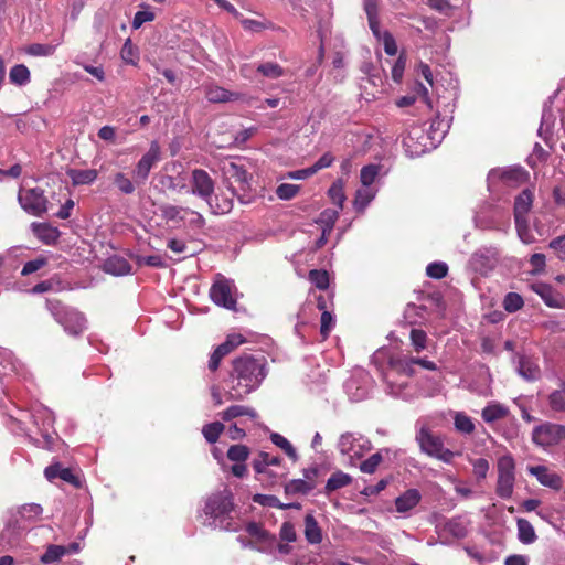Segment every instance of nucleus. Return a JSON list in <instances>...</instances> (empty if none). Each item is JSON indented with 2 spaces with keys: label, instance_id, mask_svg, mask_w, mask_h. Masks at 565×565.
<instances>
[{
  "label": "nucleus",
  "instance_id": "nucleus-29",
  "mask_svg": "<svg viewBox=\"0 0 565 565\" xmlns=\"http://www.w3.org/2000/svg\"><path fill=\"white\" fill-rule=\"evenodd\" d=\"M305 537L309 544H319L322 541V531L312 514H307L303 520Z\"/></svg>",
  "mask_w": 565,
  "mask_h": 565
},
{
  "label": "nucleus",
  "instance_id": "nucleus-50",
  "mask_svg": "<svg viewBox=\"0 0 565 565\" xmlns=\"http://www.w3.org/2000/svg\"><path fill=\"white\" fill-rule=\"evenodd\" d=\"M328 195L333 204L338 206V210L343 209V203L345 201L344 194V185L341 180H337L331 184L328 190Z\"/></svg>",
  "mask_w": 565,
  "mask_h": 565
},
{
  "label": "nucleus",
  "instance_id": "nucleus-35",
  "mask_svg": "<svg viewBox=\"0 0 565 565\" xmlns=\"http://www.w3.org/2000/svg\"><path fill=\"white\" fill-rule=\"evenodd\" d=\"M518 540L523 544H532L536 541L537 535L533 525L523 518L516 520Z\"/></svg>",
  "mask_w": 565,
  "mask_h": 565
},
{
  "label": "nucleus",
  "instance_id": "nucleus-37",
  "mask_svg": "<svg viewBox=\"0 0 565 565\" xmlns=\"http://www.w3.org/2000/svg\"><path fill=\"white\" fill-rule=\"evenodd\" d=\"M316 488V482L303 479H292L285 484L287 495L308 494Z\"/></svg>",
  "mask_w": 565,
  "mask_h": 565
},
{
  "label": "nucleus",
  "instance_id": "nucleus-64",
  "mask_svg": "<svg viewBox=\"0 0 565 565\" xmlns=\"http://www.w3.org/2000/svg\"><path fill=\"white\" fill-rule=\"evenodd\" d=\"M548 403L553 411L563 412L565 411V391L557 390L550 394Z\"/></svg>",
  "mask_w": 565,
  "mask_h": 565
},
{
  "label": "nucleus",
  "instance_id": "nucleus-11",
  "mask_svg": "<svg viewBox=\"0 0 565 565\" xmlns=\"http://www.w3.org/2000/svg\"><path fill=\"white\" fill-rule=\"evenodd\" d=\"M499 248L494 245L481 246L469 258V267L481 276L489 275L498 265Z\"/></svg>",
  "mask_w": 565,
  "mask_h": 565
},
{
  "label": "nucleus",
  "instance_id": "nucleus-17",
  "mask_svg": "<svg viewBox=\"0 0 565 565\" xmlns=\"http://www.w3.org/2000/svg\"><path fill=\"white\" fill-rule=\"evenodd\" d=\"M345 391L353 402L366 398L371 391V376L364 371H359L345 382Z\"/></svg>",
  "mask_w": 565,
  "mask_h": 565
},
{
  "label": "nucleus",
  "instance_id": "nucleus-55",
  "mask_svg": "<svg viewBox=\"0 0 565 565\" xmlns=\"http://www.w3.org/2000/svg\"><path fill=\"white\" fill-rule=\"evenodd\" d=\"M524 305L523 298L518 292H508L503 299L505 311L513 313L520 310Z\"/></svg>",
  "mask_w": 565,
  "mask_h": 565
},
{
  "label": "nucleus",
  "instance_id": "nucleus-27",
  "mask_svg": "<svg viewBox=\"0 0 565 565\" xmlns=\"http://www.w3.org/2000/svg\"><path fill=\"white\" fill-rule=\"evenodd\" d=\"M220 415L224 422H230L241 416L249 417L252 420L258 418V414L253 407L238 404L227 407Z\"/></svg>",
  "mask_w": 565,
  "mask_h": 565
},
{
  "label": "nucleus",
  "instance_id": "nucleus-34",
  "mask_svg": "<svg viewBox=\"0 0 565 565\" xmlns=\"http://www.w3.org/2000/svg\"><path fill=\"white\" fill-rule=\"evenodd\" d=\"M376 190L372 186L362 185L356 190L353 205L356 212H363L366 206L374 200Z\"/></svg>",
  "mask_w": 565,
  "mask_h": 565
},
{
  "label": "nucleus",
  "instance_id": "nucleus-25",
  "mask_svg": "<svg viewBox=\"0 0 565 565\" xmlns=\"http://www.w3.org/2000/svg\"><path fill=\"white\" fill-rule=\"evenodd\" d=\"M253 468L255 471H263L262 469H267V466H271L279 469H286L282 466V459L279 456H274L269 452L262 451L253 459Z\"/></svg>",
  "mask_w": 565,
  "mask_h": 565
},
{
  "label": "nucleus",
  "instance_id": "nucleus-36",
  "mask_svg": "<svg viewBox=\"0 0 565 565\" xmlns=\"http://www.w3.org/2000/svg\"><path fill=\"white\" fill-rule=\"evenodd\" d=\"M455 429L463 435H470L475 431L476 426L470 416L463 412H451Z\"/></svg>",
  "mask_w": 565,
  "mask_h": 565
},
{
  "label": "nucleus",
  "instance_id": "nucleus-20",
  "mask_svg": "<svg viewBox=\"0 0 565 565\" xmlns=\"http://www.w3.org/2000/svg\"><path fill=\"white\" fill-rule=\"evenodd\" d=\"M527 471L544 487L553 490H559L562 488L563 481L561 476L551 471L545 466H531L527 468Z\"/></svg>",
  "mask_w": 565,
  "mask_h": 565
},
{
  "label": "nucleus",
  "instance_id": "nucleus-14",
  "mask_svg": "<svg viewBox=\"0 0 565 565\" xmlns=\"http://www.w3.org/2000/svg\"><path fill=\"white\" fill-rule=\"evenodd\" d=\"M565 439V426L554 423H544L534 427L532 440L535 445L547 448Z\"/></svg>",
  "mask_w": 565,
  "mask_h": 565
},
{
  "label": "nucleus",
  "instance_id": "nucleus-56",
  "mask_svg": "<svg viewBox=\"0 0 565 565\" xmlns=\"http://www.w3.org/2000/svg\"><path fill=\"white\" fill-rule=\"evenodd\" d=\"M186 207L177 205H164L161 207L162 216L170 222L180 223Z\"/></svg>",
  "mask_w": 565,
  "mask_h": 565
},
{
  "label": "nucleus",
  "instance_id": "nucleus-21",
  "mask_svg": "<svg viewBox=\"0 0 565 565\" xmlns=\"http://www.w3.org/2000/svg\"><path fill=\"white\" fill-rule=\"evenodd\" d=\"M532 289L537 294L544 303L550 308H564L565 299L556 291L551 285L544 282H537L532 286Z\"/></svg>",
  "mask_w": 565,
  "mask_h": 565
},
{
  "label": "nucleus",
  "instance_id": "nucleus-58",
  "mask_svg": "<svg viewBox=\"0 0 565 565\" xmlns=\"http://www.w3.org/2000/svg\"><path fill=\"white\" fill-rule=\"evenodd\" d=\"M55 52V45L33 43L26 46L25 53L32 56H51Z\"/></svg>",
  "mask_w": 565,
  "mask_h": 565
},
{
  "label": "nucleus",
  "instance_id": "nucleus-45",
  "mask_svg": "<svg viewBox=\"0 0 565 565\" xmlns=\"http://www.w3.org/2000/svg\"><path fill=\"white\" fill-rule=\"evenodd\" d=\"M30 71L24 64L14 65L9 73L10 82L23 86L30 82Z\"/></svg>",
  "mask_w": 565,
  "mask_h": 565
},
{
  "label": "nucleus",
  "instance_id": "nucleus-39",
  "mask_svg": "<svg viewBox=\"0 0 565 565\" xmlns=\"http://www.w3.org/2000/svg\"><path fill=\"white\" fill-rule=\"evenodd\" d=\"M70 550L64 545L51 544L46 547L44 554L40 557V562L43 565L56 563L67 555Z\"/></svg>",
  "mask_w": 565,
  "mask_h": 565
},
{
  "label": "nucleus",
  "instance_id": "nucleus-48",
  "mask_svg": "<svg viewBox=\"0 0 565 565\" xmlns=\"http://www.w3.org/2000/svg\"><path fill=\"white\" fill-rule=\"evenodd\" d=\"M341 210L338 209H326L323 210L318 220L317 223L322 226V230H326L328 232H332L334 224L337 220L339 218V213Z\"/></svg>",
  "mask_w": 565,
  "mask_h": 565
},
{
  "label": "nucleus",
  "instance_id": "nucleus-9",
  "mask_svg": "<svg viewBox=\"0 0 565 565\" xmlns=\"http://www.w3.org/2000/svg\"><path fill=\"white\" fill-rule=\"evenodd\" d=\"M498 480L495 493L501 499H510L515 483V461L511 455H503L497 463Z\"/></svg>",
  "mask_w": 565,
  "mask_h": 565
},
{
  "label": "nucleus",
  "instance_id": "nucleus-46",
  "mask_svg": "<svg viewBox=\"0 0 565 565\" xmlns=\"http://www.w3.org/2000/svg\"><path fill=\"white\" fill-rule=\"evenodd\" d=\"M64 289L62 280L57 277H51L33 286L32 294H43L47 291H61Z\"/></svg>",
  "mask_w": 565,
  "mask_h": 565
},
{
  "label": "nucleus",
  "instance_id": "nucleus-42",
  "mask_svg": "<svg viewBox=\"0 0 565 565\" xmlns=\"http://www.w3.org/2000/svg\"><path fill=\"white\" fill-rule=\"evenodd\" d=\"M226 173L239 184L241 190L245 191L249 188V174L243 167L231 162L226 169Z\"/></svg>",
  "mask_w": 565,
  "mask_h": 565
},
{
  "label": "nucleus",
  "instance_id": "nucleus-53",
  "mask_svg": "<svg viewBox=\"0 0 565 565\" xmlns=\"http://www.w3.org/2000/svg\"><path fill=\"white\" fill-rule=\"evenodd\" d=\"M381 167L379 164H367L361 169L360 181L362 185L371 186L380 173Z\"/></svg>",
  "mask_w": 565,
  "mask_h": 565
},
{
  "label": "nucleus",
  "instance_id": "nucleus-44",
  "mask_svg": "<svg viewBox=\"0 0 565 565\" xmlns=\"http://www.w3.org/2000/svg\"><path fill=\"white\" fill-rule=\"evenodd\" d=\"M253 501L259 505H263V507H270V508H279V509H282V510H286V509H289V508H298L299 505L298 504H291V503H288V504H285V503H281L279 501V499L275 495H271V494H260V493H257L253 497Z\"/></svg>",
  "mask_w": 565,
  "mask_h": 565
},
{
  "label": "nucleus",
  "instance_id": "nucleus-7",
  "mask_svg": "<svg viewBox=\"0 0 565 565\" xmlns=\"http://www.w3.org/2000/svg\"><path fill=\"white\" fill-rule=\"evenodd\" d=\"M46 306L55 320L63 326L67 333L76 337L84 331L86 320L82 312L76 309L65 307L57 299H47Z\"/></svg>",
  "mask_w": 565,
  "mask_h": 565
},
{
  "label": "nucleus",
  "instance_id": "nucleus-57",
  "mask_svg": "<svg viewBox=\"0 0 565 565\" xmlns=\"http://www.w3.org/2000/svg\"><path fill=\"white\" fill-rule=\"evenodd\" d=\"M42 512H43V509L38 503L23 504L18 511L19 515L22 519L30 520V521L38 520L40 518V515L42 514Z\"/></svg>",
  "mask_w": 565,
  "mask_h": 565
},
{
  "label": "nucleus",
  "instance_id": "nucleus-52",
  "mask_svg": "<svg viewBox=\"0 0 565 565\" xmlns=\"http://www.w3.org/2000/svg\"><path fill=\"white\" fill-rule=\"evenodd\" d=\"M264 471H255L258 476V479L260 481H267L270 483H276L280 479H282L287 475V469H279L276 470V468L271 466H267V469H263Z\"/></svg>",
  "mask_w": 565,
  "mask_h": 565
},
{
  "label": "nucleus",
  "instance_id": "nucleus-62",
  "mask_svg": "<svg viewBox=\"0 0 565 565\" xmlns=\"http://www.w3.org/2000/svg\"><path fill=\"white\" fill-rule=\"evenodd\" d=\"M409 338L412 345L417 353L426 349L427 334L424 330L415 328L412 329Z\"/></svg>",
  "mask_w": 565,
  "mask_h": 565
},
{
  "label": "nucleus",
  "instance_id": "nucleus-40",
  "mask_svg": "<svg viewBox=\"0 0 565 565\" xmlns=\"http://www.w3.org/2000/svg\"><path fill=\"white\" fill-rule=\"evenodd\" d=\"M552 103V97L548 99L547 103H545L542 113L541 125L539 128V135L544 139L546 138V135L551 132V129L553 128L556 119L551 108Z\"/></svg>",
  "mask_w": 565,
  "mask_h": 565
},
{
  "label": "nucleus",
  "instance_id": "nucleus-30",
  "mask_svg": "<svg viewBox=\"0 0 565 565\" xmlns=\"http://www.w3.org/2000/svg\"><path fill=\"white\" fill-rule=\"evenodd\" d=\"M213 214L223 215L227 214L233 209V199L223 194H214L211 200L206 201Z\"/></svg>",
  "mask_w": 565,
  "mask_h": 565
},
{
  "label": "nucleus",
  "instance_id": "nucleus-32",
  "mask_svg": "<svg viewBox=\"0 0 565 565\" xmlns=\"http://www.w3.org/2000/svg\"><path fill=\"white\" fill-rule=\"evenodd\" d=\"M168 248L174 254V260L180 262L196 254V250L190 247L183 239L171 238L167 244Z\"/></svg>",
  "mask_w": 565,
  "mask_h": 565
},
{
  "label": "nucleus",
  "instance_id": "nucleus-16",
  "mask_svg": "<svg viewBox=\"0 0 565 565\" xmlns=\"http://www.w3.org/2000/svg\"><path fill=\"white\" fill-rule=\"evenodd\" d=\"M508 218L509 213L505 207L486 204L477 212L475 222L478 228L493 230L499 221Z\"/></svg>",
  "mask_w": 565,
  "mask_h": 565
},
{
  "label": "nucleus",
  "instance_id": "nucleus-49",
  "mask_svg": "<svg viewBox=\"0 0 565 565\" xmlns=\"http://www.w3.org/2000/svg\"><path fill=\"white\" fill-rule=\"evenodd\" d=\"M182 223L190 228L198 231L204 227L205 220L201 213L186 207L182 217Z\"/></svg>",
  "mask_w": 565,
  "mask_h": 565
},
{
  "label": "nucleus",
  "instance_id": "nucleus-3",
  "mask_svg": "<svg viewBox=\"0 0 565 565\" xmlns=\"http://www.w3.org/2000/svg\"><path fill=\"white\" fill-rule=\"evenodd\" d=\"M235 503L232 491L227 488L206 497L200 518L202 524L214 530L236 532L239 530L234 520Z\"/></svg>",
  "mask_w": 565,
  "mask_h": 565
},
{
  "label": "nucleus",
  "instance_id": "nucleus-1",
  "mask_svg": "<svg viewBox=\"0 0 565 565\" xmlns=\"http://www.w3.org/2000/svg\"><path fill=\"white\" fill-rule=\"evenodd\" d=\"M268 375V362L264 355L243 354L232 361L223 382L228 401H243L257 391Z\"/></svg>",
  "mask_w": 565,
  "mask_h": 565
},
{
  "label": "nucleus",
  "instance_id": "nucleus-15",
  "mask_svg": "<svg viewBox=\"0 0 565 565\" xmlns=\"http://www.w3.org/2000/svg\"><path fill=\"white\" fill-rule=\"evenodd\" d=\"M215 183L212 177L203 169H194L191 172V188L188 192L199 196L203 201L211 200Z\"/></svg>",
  "mask_w": 565,
  "mask_h": 565
},
{
  "label": "nucleus",
  "instance_id": "nucleus-38",
  "mask_svg": "<svg viewBox=\"0 0 565 565\" xmlns=\"http://www.w3.org/2000/svg\"><path fill=\"white\" fill-rule=\"evenodd\" d=\"M445 531L456 539H462L468 533V521L463 516H455L445 524Z\"/></svg>",
  "mask_w": 565,
  "mask_h": 565
},
{
  "label": "nucleus",
  "instance_id": "nucleus-19",
  "mask_svg": "<svg viewBox=\"0 0 565 565\" xmlns=\"http://www.w3.org/2000/svg\"><path fill=\"white\" fill-rule=\"evenodd\" d=\"M518 374L529 382L537 381L541 377V369L536 361L524 354H516L514 358Z\"/></svg>",
  "mask_w": 565,
  "mask_h": 565
},
{
  "label": "nucleus",
  "instance_id": "nucleus-4",
  "mask_svg": "<svg viewBox=\"0 0 565 565\" xmlns=\"http://www.w3.org/2000/svg\"><path fill=\"white\" fill-rule=\"evenodd\" d=\"M449 125L439 118L434 119L428 129L413 127L407 137L404 138V146L411 157H418L428 152L443 141Z\"/></svg>",
  "mask_w": 565,
  "mask_h": 565
},
{
  "label": "nucleus",
  "instance_id": "nucleus-13",
  "mask_svg": "<svg viewBox=\"0 0 565 565\" xmlns=\"http://www.w3.org/2000/svg\"><path fill=\"white\" fill-rule=\"evenodd\" d=\"M21 207L33 216H42L47 211V199L40 188L21 189L18 196Z\"/></svg>",
  "mask_w": 565,
  "mask_h": 565
},
{
  "label": "nucleus",
  "instance_id": "nucleus-43",
  "mask_svg": "<svg viewBox=\"0 0 565 565\" xmlns=\"http://www.w3.org/2000/svg\"><path fill=\"white\" fill-rule=\"evenodd\" d=\"M256 71L270 79H277L286 74L285 70L276 62L260 63L257 65Z\"/></svg>",
  "mask_w": 565,
  "mask_h": 565
},
{
  "label": "nucleus",
  "instance_id": "nucleus-22",
  "mask_svg": "<svg viewBox=\"0 0 565 565\" xmlns=\"http://www.w3.org/2000/svg\"><path fill=\"white\" fill-rule=\"evenodd\" d=\"M32 232L41 242L46 245H53L57 242L61 233L57 227L49 223H32Z\"/></svg>",
  "mask_w": 565,
  "mask_h": 565
},
{
  "label": "nucleus",
  "instance_id": "nucleus-2",
  "mask_svg": "<svg viewBox=\"0 0 565 565\" xmlns=\"http://www.w3.org/2000/svg\"><path fill=\"white\" fill-rule=\"evenodd\" d=\"M414 365H420L429 371L437 370V365L433 361L422 358L391 359L382 371L384 391L387 395L403 401H411L416 396L417 388L409 381L414 373Z\"/></svg>",
  "mask_w": 565,
  "mask_h": 565
},
{
  "label": "nucleus",
  "instance_id": "nucleus-54",
  "mask_svg": "<svg viewBox=\"0 0 565 565\" xmlns=\"http://www.w3.org/2000/svg\"><path fill=\"white\" fill-rule=\"evenodd\" d=\"M308 278L312 285L320 290H326L329 287V275L323 269H312L309 271Z\"/></svg>",
  "mask_w": 565,
  "mask_h": 565
},
{
  "label": "nucleus",
  "instance_id": "nucleus-51",
  "mask_svg": "<svg viewBox=\"0 0 565 565\" xmlns=\"http://www.w3.org/2000/svg\"><path fill=\"white\" fill-rule=\"evenodd\" d=\"M224 429L225 426L223 423L213 422L202 427V434L209 444H214L217 441L220 435L223 433Z\"/></svg>",
  "mask_w": 565,
  "mask_h": 565
},
{
  "label": "nucleus",
  "instance_id": "nucleus-5",
  "mask_svg": "<svg viewBox=\"0 0 565 565\" xmlns=\"http://www.w3.org/2000/svg\"><path fill=\"white\" fill-rule=\"evenodd\" d=\"M415 440L423 454L444 463H451L454 458L458 455L446 448L443 437L440 435L434 434L426 425H422L417 429Z\"/></svg>",
  "mask_w": 565,
  "mask_h": 565
},
{
  "label": "nucleus",
  "instance_id": "nucleus-18",
  "mask_svg": "<svg viewBox=\"0 0 565 565\" xmlns=\"http://www.w3.org/2000/svg\"><path fill=\"white\" fill-rule=\"evenodd\" d=\"M44 476L51 482L58 478L76 489L82 487L79 476L73 469L64 468L60 462L47 466L44 470Z\"/></svg>",
  "mask_w": 565,
  "mask_h": 565
},
{
  "label": "nucleus",
  "instance_id": "nucleus-24",
  "mask_svg": "<svg viewBox=\"0 0 565 565\" xmlns=\"http://www.w3.org/2000/svg\"><path fill=\"white\" fill-rule=\"evenodd\" d=\"M533 203V193L525 189L514 201V221L526 220V214L530 212Z\"/></svg>",
  "mask_w": 565,
  "mask_h": 565
},
{
  "label": "nucleus",
  "instance_id": "nucleus-31",
  "mask_svg": "<svg viewBox=\"0 0 565 565\" xmlns=\"http://www.w3.org/2000/svg\"><path fill=\"white\" fill-rule=\"evenodd\" d=\"M103 269L105 273L121 276L130 271V265L124 257L113 256L105 260Z\"/></svg>",
  "mask_w": 565,
  "mask_h": 565
},
{
  "label": "nucleus",
  "instance_id": "nucleus-8",
  "mask_svg": "<svg viewBox=\"0 0 565 565\" xmlns=\"http://www.w3.org/2000/svg\"><path fill=\"white\" fill-rule=\"evenodd\" d=\"M245 531L250 540L248 544H244V547L276 557V536L274 534L254 521L246 524Z\"/></svg>",
  "mask_w": 565,
  "mask_h": 565
},
{
  "label": "nucleus",
  "instance_id": "nucleus-60",
  "mask_svg": "<svg viewBox=\"0 0 565 565\" xmlns=\"http://www.w3.org/2000/svg\"><path fill=\"white\" fill-rule=\"evenodd\" d=\"M249 456V449L245 445H233L227 450V458L234 462H245Z\"/></svg>",
  "mask_w": 565,
  "mask_h": 565
},
{
  "label": "nucleus",
  "instance_id": "nucleus-63",
  "mask_svg": "<svg viewBox=\"0 0 565 565\" xmlns=\"http://www.w3.org/2000/svg\"><path fill=\"white\" fill-rule=\"evenodd\" d=\"M245 342V339L242 334L233 333L228 334L226 340L218 345V348L227 355L231 353L235 348L241 345Z\"/></svg>",
  "mask_w": 565,
  "mask_h": 565
},
{
  "label": "nucleus",
  "instance_id": "nucleus-61",
  "mask_svg": "<svg viewBox=\"0 0 565 565\" xmlns=\"http://www.w3.org/2000/svg\"><path fill=\"white\" fill-rule=\"evenodd\" d=\"M448 274V265L445 262H433L426 267V275L434 279H441Z\"/></svg>",
  "mask_w": 565,
  "mask_h": 565
},
{
  "label": "nucleus",
  "instance_id": "nucleus-33",
  "mask_svg": "<svg viewBox=\"0 0 565 565\" xmlns=\"http://www.w3.org/2000/svg\"><path fill=\"white\" fill-rule=\"evenodd\" d=\"M66 173L70 177L72 184L75 186L90 184L96 180L98 175L97 170L95 169H68Z\"/></svg>",
  "mask_w": 565,
  "mask_h": 565
},
{
  "label": "nucleus",
  "instance_id": "nucleus-6",
  "mask_svg": "<svg viewBox=\"0 0 565 565\" xmlns=\"http://www.w3.org/2000/svg\"><path fill=\"white\" fill-rule=\"evenodd\" d=\"M337 449L343 461L354 467L358 460L372 449V443L360 433L347 431L339 436Z\"/></svg>",
  "mask_w": 565,
  "mask_h": 565
},
{
  "label": "nucleus",
  "instance_id": "nucleus-59",
  "mask_svg": "<svg viewBox=\"0 0 565 565\" xmlns=\"http://www.w3.org/2000/svg\"><path fill=\"white\" fill-rule=\"evenodd\" d=\"M160 159V147L157 142H152L148 152L143 156V178L151 169L152 164Z\"/></svg>",
  "mask_w": 565,
  "mask_h": 565
},
{
  "label": "nucleus",
  "instance_id": "nucleus-10",
  "mask_svg": "<svg viewBox=\"0 0 565 565\" xmlns=\"http://www.w3.org/2000/svg\"><path fill=\"white\" fill-rule=\"evenodd\" d=\"M364 10L367 15L369 26L374 38L383 44L387 55L394 56L397 53V44L391 32L382 31L377 18L376 0H363Z\"/></svg>",
  "mask_w": 565,
  "mask_h": 565
},
{
  "label": "nucleus",
  "instance_id": "nucleus-28",
  "mask_svg": "<svg viewBox=\"0 0 565 565\" xmlns=\"http://www.w3.org/2000/svg\"><path fill=\"white\" fill-rule=\"evenodd\" d=\"M205 97L211 103H225L230 100H237L238 94L232 93L217 85H210L205 87Z\"/></svg>",
  "mask_w": 565,
  "mask_h": 565
},
{
  "label": "nucleus",
  "instance_id": "nucleus-47",
  "mask_svg": "<svg viewBox=\"0 0 565 565\" xmlns=\"http://www.w3.org/2000/svg\"><path fill=\"white\" fill-rule=\"evenodd\" d=\"M271 443L284 450V452L295 462L298 460V455L290 441L278 433L270 435Z\"/></svg>",
  "mask_w": 565,
  "mask_h": 565
},
{
  "label": "nucleus",
  "instance_id": "nucleus-23",
  "mask_svg": "<svg viewBox=\"0 0 565 565\" xmlns=\"http://www.w3.org/2000/svg\"><path fill=\"white\" fill-rule=\"evenodd\" d=\"M420 493L417 489H408L395 499V507L398 513H406L414 509L420 501Z\"/></svg>",
  "mask_w": 565,
  "mask_h": 565
},
{
  "label": "nucleus",
  "instance_id": "nucleus-12",
  "mask_svg": "<svg viewBox=\"0 0 565 565\" xmlns=\"http://www.w3.org/2000/svg\"><path fill=\"white\" fill-rule=\"evenodd\" d=\"M210 297L215 305L234 309L236 306L234 281L218 274L210 289Z\"/></svg>",
  "mask_w": 565,
  "mask_h": 565
},
{
  "label": "nucleus",
  "instance_id": "nucleus-26",
  "mask_svg": "<svg viewBox=\"0 0 565 565\" xmlns=\"http://www.w3.org/2000/svg\"><path fill=\"white\" fill-rule=\"evenodd\" d=\"M509 408L498 402H490L481 412L482 419L488 423H494L509 415Z\"/></svg>",
  "mask_w": 565,
  "mask_h": 565
},
{
  "label": "nucleus",
  "instance_id": "nucleus-41",
  "mask_svg": "<svg viewBox=\"0 0 565 565\" xmlns=\"http://www.w3.org/2000/svg\"><path fill=\"white\" fill-rule=\"evenodd\" d=\"M352 482V477L343 471L333 472L326 483V493H331Z\"/></svg>",
  "mask_w": 565,
  "mask_h": 565
}]
</instances>
